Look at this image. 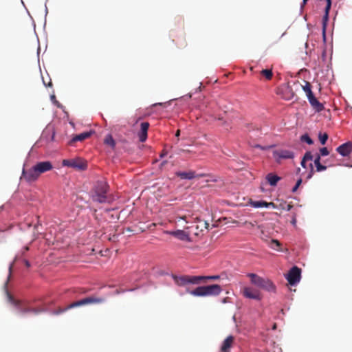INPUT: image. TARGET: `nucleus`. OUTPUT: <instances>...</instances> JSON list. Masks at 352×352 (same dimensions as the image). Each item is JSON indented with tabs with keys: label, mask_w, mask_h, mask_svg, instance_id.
<instances>
[{
	"label": "nucleus",
	"mask_w": 352,
	"mask_h": 352,
	"mask_svg": "<svg viewBox=\"0 0 352 352\" xmlns=\"http://www.w3.org/2000/svg\"><path fill=\"white\" fill-rule=\"evenodd\" d=\"M53 168L52 164L50 161H44L36 163L29 169H23L21 180H25L28 183L36 181L40 175Z\"/></svg>",
	"instance_id": "nucleus-1"
},
{
	"label": "nucleus",
	"mask_w": 352,
	"mask_h": 352,
	"mask_svg": "<svg viewBox=\"0 0 352 352\" xmlns=\"http://www.w3.org/2000/svg\"><path fill=\"white\" fill-rule=\"evenodd\" d=\"M222 291L219 285L214 284L206 286L197 287L193 290L188 292L194 296H218Z\"/></svg>",
	"instance_id": "nucleus-2"
},
{
	"label": "nucleus",
	"mask_w": 352,
	"mask_h": 352,
	"mask_svg": "<svg viewBox=\"0 0 352 352\" xmlns=\"http://www.w3.org/2000/svg\"><path fill=\"white\" fill-rule=\"evenodd\" d=\"M108 188L107 182L104 181L98 182L95 186V194L92 196L93 201L99 203L106 202Z\"/></svg>",
	"instance_id": "nucleus-3"
},
{
	"label": "nucleus",
	"mask_w": 352,
	"mask_h": 352,
	"mask_svg": "<svg viewBox=\"0 0 352 352\" xmlns=\"http://www.w3.org/2000/svg\"><path fill=\"white\" fill-rule=\"evenodd\" d=\"M248 276L250 278L251 283L258 287L269 292L274 290L275 287L270 280L263 278L255 274H250Z\"/></svg>",
	"instance_id": "nucleus-4"
},
{
	"label": "nucleus",
	"mask_w": 352,
	"mask_h": 352,
	"mask_svg": "<svg viewBox=\"0 0 352 352\" xmlns=\"http://www.w3.org/2000/svg\"><path fill=\"white\" fill-rule=\"evenodd\" d=\"M272 155L275 161L278 164H280L284 160H292L295 157L293 151L286 148H277L273 151Z\"/></svg>",
	"instance_id": "nucleus-5"
},
{
	"label": "nucleus",
	"mask_w": 352,
	"mask_h": 352,
	"mask_svg": "<svg viewBox=\"0 0 352 352\" xmlns=\"http://www.w3.org/2000/svg\"><path fill=\"white\" fill-rule=\"evenodd\" d=\"M104 301L105 298L103 297L91 296L69 304V307H76L89 304H101Z\"/></svg>",
	"instance_id": "nucleus-6"
},
{
	"label": "nucleus",
	"mask_w": 352,
	"mask_h": 352,
	"mask_svg": "<svg viewBox=\"0 0 352 352\" xmlns=\"http://www.w3.org/2000/svg\"><path fill=\"white\" fill-rule=\"evenodd\" d=\"M63 165L78 170H85L87 166V162L81 158L64 160L63 161Z\"/></svg>",
	"instance_id": "nucleus-7"
},
{
	"label": "nucleus",
	"mask_w": 352,
	"mask_h": 352,
	"mask_svg": "<svg viewBox=\"0 0 352 352\" xmlns=\"http://www.w3.org/2000/svg\"><path fill=\"white\" fill-rule=\"evenodd\" d=\"M301 270L297 266H294L289 271L286 278L291 285H294L300 280Z\"/></svg>",
	"instance_id": "nucleus-8"
},
{
	"label": "nucleus",
	"mask_w": 352,
	"mask_h": 352,
	"mask_svg": "<svg viewBox=\"0 0 352 352\" xmlns=\"http://www.w3.org/2000/svg\"><path fill=\"white\" fill-rule=\"evenodd\" d=\"M276 94L280 95L281 98L285 100L293 99L295 96L292 88L288 85H284L278 88Z\"/></svg>",
	"instance_id": "nucleus-9"
},
{
	"label": "nucleus",
	"mask_w": 352,
	"mask_h": 352,
	"mask_svg": "<svg viewBox=\"0 0 352 352\" xmlns=\"http://www.w3.org/2000/svg\"><path fill=\"white\" fill-rule=\"evenodd\" d=\"M243 295L250 299H254V300H261V294L260 292L256 289L252 288V287H244L243 289Z\"/></svg>",
	"instance_id": "nucleus-10"
},
{
	"label": "nucleus",
	"mask_w": 352,
	"mask_h": 352,
	"mask_svg": "<svg viewBox=\"0 0 352 352\" xmlns=\"http://www.w3.org/2000/svg\"><path fill=\"white\" fill-rule=\"evenodd\" d=\"M175 175L182 179H192L195 177L201 178L206 176V175L204 173L197 175L193 170H189L187 172L178 171L175 173Z\"/></svg>",
	"instance_id": "nucleus-11"
},
{
	"label": "nucleus",
	"mask_w": 352,
	"mask_h": 352,
	"mask_svg": "<svg viewBox=\"0 0 352 352\" xmlns=\"http://www.w3.org/2000/svg\"><path fill=\"white\" fill-rule=\"evenodd\" d=\"M167 233L170 235L175 236L179 240L188 242L191 241L189 233L184 230H177L175 231H168L167 232Z\"/></svg>",
	"instance_id": "nucleus-12"
},
{
	"label": "nucleus",
	"mask_w": 352,
	"mask_h": 352,
	"mask_svg": "<svg viewBox=\"0 0 352 352\" xmlns=\"http://www.w3.org/2000/svg\"><path fill=\"white\" fill-rule=\"evenodd\" d=\"M149 128L148 122H142L140 124V130L138 133V137L140 142H144L147 139V133Z\"/></svg>",
	"instance_id": "nucleus-13"
},
{
	"label": "nucleus",
	"mask_w": 352,
	"mask_h": 352,
	"mask_svg": "<svg viewBox=\"0 0 352 352\" xmlns=\"http://www.w3.org/2000/svg\"><path fill=\"white\" fill-rule=\"evenodd\" d=\"M336 151L342 156L346 157L349 155L352 151V143L351 142H347L342 144L336 148Z\"/></svg>",
	"instance_id": "nucleus-14"
},
{
	"label": "nucleus",
	"mask_w": 352,
	"mask_h": 352,
	"mask_svg": "<svg viewBox=\"0 0 352 352\" xmlns=\"http://www.w3.org/2000/svg\"><path fill=\"white\" fill-rule=\"evenodd\" d=\"M91 134V131H86L78 135H75L69 141V144L73 145L76 142H82L83 140L89 138Z\"/></svg>",
	"instance_id": "nucleus-15"
},
{
	"label": "nucleus",
	"mask_w": 352,
	"mask_h": 352,
	"mask_svg": "<svg viewBox=\"0 0 352 352\" xmlns=\"http://www.w3.org/2000/svg\"><path fill=\"white\" fill-rule=\"evenodd\" d=\"M308 100L311 106L316 111L320 112L324 109V105L318 100V99L314 96V95L309 98Z\"/></svg>",
	"instance_id": "nucleus-16"
},
{
	"label": "nucleus",
	"mask_w": 352,
	"mask_h": 352,
	"mask_svg": "<svg viewBox=\"0 0 352 352\" xmlns=\"http://www.w3.org/2000/svg\"><path fill=\"white\" fill-rule=\"evenodd\" d=\"M234 342V337L230 336L227 337L223 341L222 346L221 347V352H230V348Z\"/></svg>",
	"instance_id": "nucleus-17"
},
{
	"label": "nucleus",
	"mask_w": 352,
	"mask_h": 352,
	"mask_svg": "<svg viewBox=\"0 0 352 352\" xmlns=\"http://www.w3.org/2000/svg\"><path fill=\"white\" fill-rule=\"evenodd\" d=\"M331 0H327V6L325 8V14H324V16H323V35H324V36H325L326 23L328 21L329 13V10L331 9Z\"/></svg>",
	"instance_id": "nucleus-18"
},
{
	"label": "nucleus",
	"mask_w": 352,
	"mask_h": 352,
	"mask_svg": "<svg viewBox=\"0 0 352 352\" xmlns=\"http://www.w3.org/2000/svg\"><path fill=\"white\" fill-rule=\"evenodd\" d=\"M266 179L272 186H275L281 178L273 173H269L266 176Z\"/></svg>",
	"instance_id": "nucleus-19"
},
{
	"label": "nucleus",
	"mask_w": 352,
	"mask_h": 352,
	"mask_svg": "<svg viewBox=\"0 0 352 352\" xmlns=\"http://www.w3.org/2000/svg\"><path fill=\"white\" fill-rule=\"evenodd\" d=\"M251 206L254 208H268L270 206H274V204L272 202L267 203L265 201H251Z\"/></svg>",
	"instance_id": "nucleus-20"
},
{
	"label": "nucleus",
	"mask_w": 352,
	"mask_h": 352,
	"mask_svg": "<svg viewBox=\"0 0 352 352\" xmlns=\"http://www.w3.org/2000/svg\"><path fill=\"white\" fill-rule=\"evenodd\" d=\"M314 164L316 168L317 172L324 171L327 169V166H324L320 163V155L316 154L314 159Z\"/></svg>",
	"instance_id": "nucleus-21"
},
{
	"label": "nucleus",
	"mask_w": 352,
	"mask_h": 352,
	"mask_svg": "<svg viewBox=\"0 0 352 352\" xmlns=\"http://www.w3.org/2000/svg\"><path fill=\"white\" fill-rule=\"evenodd\" d=\"M205 282V276H188V283L198 285Z\"/></svg>",
	"instance_id": "nucleus-22"
},
{
	"label": "nucleus",
	"mask_w": 352,
	"mask_h": 352,
	"mask_svg": "<svg viewBox=\"0 0 352 352\" xmlns=\"http://www.w3.org/2000/svg\"><path fill=\"white\" fill-rule=\"evenodd\" d=\"M176 283L179 286H184L188 284V276H182L175 278Z\"/></svg>",
	"instance_id": "nucleus-23"
},
{
	"label": "nucleus",
	"mask_w": 352,
	"mask_h": 352,
	"mask_svg": "<svg viewBox=\"0 0 352 352\" xmlns=\"http://www.w3.org/2000/svg\"><path fill=\"white\" fill-rule=\"evenodd\" d=\"M104 143L108 146H109L111 148H114L116 146V142L113 140L112 135L111 134H108L104 140Z\"/></svg>",
	"instance_id": "nucleus-24"
},
{
	"label": "nucleus",
	"mask_w": 352,
	"mask_h": 352,
	"mask_svg": "<svg viewBox=\"0 0 352 352\" xmlns=\"http://www.w3.org/2000/svg\"><path fill=\"white\" fill-rule=\"evenodd\" d=\"M303 91L306 93L307 98L314 96V94L311 91V85L309 82L305 81V85L302 86Z\"/></svg>",
	"instance_id": "nucleus-25"
},
{
	"label": "nucleus",
	"mask_w": 352,
	"mask_h": 352,
	"mask_svg": "<svg viewBox=\"0 0 352 352\" xmlns=\"http://www.w3.org/2000/svg\"><path fill=\"white\" fill-rule=\"evenodd\" d=\"M196 219L197 223H201L200 232L209 229V223L206 221H203L199 218H197Z\"/></svg>",
	"instance_id": "nucleus-26"
},
{
	"label": "nucleus",
	"mask_w": 352,
	"mask_h": 352,
	"mask_svg": "<svg viewBox=\"0 0 352 352\" xmlns=\"http://www.w3.org/2000/svg\"><path fill=\"white\" fill-rule=\"evenodd\" d=\"M269 245L272 249L280 250V243L276 239H272Z\"/></svg>",
	"instance_id": "nucleus-27"
},
{
	"label": "nucleus",
	"mask_w": 352,
	"mask_h": 352,
	"mask_svg": "<svg viewBox=\"0 0 352 352\" xmlns=\"http://www.w3.org/2000/svg\"><path fill=\"white\" fill-rule=\"evenodd\" d=\"M261 75H263V76H265V78L267 79V80H270L272 79V76H273V74H272V69H263L261 72Z\"/></svg>",
	"instance_id": "nucleus-28"
},
{
	"label": "nucleus",
	"mask_w": 352,
	"mask_h": 352,
	"mask_svg": "<svg viewBox=\"0 0 352 352\" xmlns=\"http://www.w3.org/2000/svg\"><path fill=\"white\" fill-rule=\"evenodd\" d=\"M72 308L73 307H69V305L65 308L58 307V309L53 311V314L58 315Z\"/></svg>",
	"instance_id": "nucleus-29"
},
{
	"label": "nucleus",
	"mask_w": 352,
	"mask_h": 352,
	"mask_svg": "<svg viewBox=\"0 0 352 352\" xmlns=\"http://www.w3.org/2000/svg\"><path fill=\"white\" fill-rule=\"evenodd\" d=\"M300 139H301V140L302 142H305L307 143L309 145H311V144H312L314 143V142L311 140V138L307 134L302 135L301 136Z\"/></svg>",
	"instance_id": "nucleus-30"
},
{
	"label": "nucleus",
	"mask_w": 352,
	"mask_h": 352,
	"mask_svg": "<svg viewBox=\"0 0 352 352\" xmlns=\"http://www.w3.org/2000/svg\"><path fill=\"white\" fill-rule=\"evenodd\" d=\"M21 311L22 314L33 313V314H38L40 312V311L36 309H30V308L22 309Z\"/></svg>",
	"instance_id": "nucleus-31"
},
{
	"label": "nucleus",
	"mask_w": 352,
	"mask_h": 352,
	"mask_svg": "<svg viewBox=\"0 0 352 352\" xmlns=\"http://www.w3.org/2000/svg\"><path fill=\"white\" fill-rule=\"evenodd\" d=\"M319 140L322 144H325L327 140H328V135L327 133H324L323 134L320 133L319 134Z\"/></svg>",
	"instance_id": "nucleus-32"
},
{
	"label": "nucleus",
	"mask_w": 352,
	"mask_h": 352,
	"mask_svg": "<svg viewBox=\"0 0 352 352\" xmlns=\"http://www.w3.org/2000/svg\"><path fill=\"white\" fill-rule=\"evenodd\" d=\"M302 158H304V160H305L306 161H309V160H313L314 155H312V153L310 151H307L305 153V155L302 157Z\"/></svg>",
	"instance_id": "nucleus-33"
},
{
	"label": "nucleus",
	"mask_w": 352,
	"mask_h": 352,
	"mask_svg": "<svg viewBox=\"0 0 352 352\" xmlns=\"http://www.w3.org/2000/svg\"><path fill=\"white\" fill-rule=\"evenodd\" d=\"M329 154V151H328L327 148H326V147H323V148H321L320 149V153H319V155H320V157H321V156H327V155H328Z\"/></svg>",
	"instance_id": "nucleus-34"
},
{
	"label": "nucleus",
	"mask_w": 352,
	"mask_h": 352,
	"mask_svg": "<svg viewBox=\"0 0 352 352\" xmlns=\"http://www.w3.org/2000/svg\"><path fill=\"white\" fill-rule=\"evenodd\" d=\"M301 183H302V179L300 178V179H298L297 180L296 185L292 188V192H296L297 190V189L298 188V187L300 186Z\"/></svg>",
	"instance_id": "nucleus-35"
},
{
	"label": "nucleus",
	"mask_w": 352,
	"mask_h": 352,
	"mask_svg": "<svg viewBox=\"0 0 352 352\" xmlns=\"http://www.w3.org/2000/svg\"><path fill=\"white\" fill-rule=\"evenodd\" d=\"M309 167H310V171L307 175V179H310L312 177L314 173V166H313V164H309Z\"/></svg>",
	"instance_id": "nucleus-36"
},
{
	"label": "nucleus",
	"mask_w": 352,
	"mask_h": 352,
	"mask_svg": "<svg viewBox=\"0 0 352 352\" xmlns=\"http://www.w3.org/2000/svg\"><path fill=\"white\" fill-rule=\"evenodd\" d=\"M219 278V276H205V282L208 280H215Z\"/></svg>",
	"instance_id": "nucleus-37"
},
{
	"label": "nucleus",
	"mask_w": 352,
	"mask_h": 352,
	"mask_svg": "<svg viewBox=\"0 0 352 352\" xmlns=\"http://www.w3.org/2000/svg\"><path fill=\"white\" fill-rule=\"evenodd\" d=\"M200 226H201V223H198V224H197L195 226V231L194 234L197 236L199 235V232H200Z\"/></svg>",
	"instance_id": "nucleus-38"
},
{
	"label": "nucleus",
	"mask_w": 352,
	"mask_h": 352,
	"mask_svg": "<svg viewBox=\"0 0 352 352\" xmlns=\"http://www.w3.org/2000/svg\"><path fill=\"white\" fill-rule=\"evenodd\" d=\"M51 100L55 104L59 107L58 102L56 100V96L54 95L51 96Z\"/></svg>",
	"instance_id": "nucleus-39"
},
{
	"label": "nucleus",
	"mask_w": 352,
	"mask_h": 352,
	"mask_svg": "<svg viewBox=\"0 0 352 352\" xmlns=\"http://www.w3.org/2000/svg\"><path fill=\"white\" fill-rule=\"evenodd\" d=\"M306 162H307V161L305 160H304V158H302L301 160V162H300V165L304 168H307Z\"/></svg>",
	"instance_id": "nucleus-40"
},
{
	"label": "nucleus",
	"mask_w": 352,
	"mask_h": 352,
	"mask_svg": "<svg viewBox=\"0 0 352 352\" xmlns=\"http://www.w3.org/2000/svg\"><path fill=\"white\" fill-rule=\"evenodd\" d=\"M177 218L179 219H182V220H184L186 222H188V221L186 220L187 219V217L186 215H183V216H178Z\"/></svg>",
	"instance_id": "nucleus-41"
},
{
	"label": "nucleus",
	"mask_w": 352,
	"mask_h": 352,
	"mask_svg": "<svg viewBox=\"0 0 352 352\" xmlns=\"http://www.w3.org/2000/svg\"><path fill=\"white\" fill-rule=\"evenodd\" d=\"M12 267H13V263H12V264L10 265V267H9V276H8V279H10V276H11Z\"/></svg>",
	"instance_id": "nucleus-42"
},
{
	"label": "nucleus",
	"mask_w": 352,
	"mask_h": 352,
	"mask_svg": "<svg viewBox=\"0 0 352 352\" xmlns=\"http://www.w3.org/2000/svg\"><path fill=\"white\" fill-rule=\"evenodd\" d=\"M293 206L292 204H287L285 209L287 211H289L292 208Z\"/></svg>",
	"instance_id": "nucleus-43"
},
{
	"label": "nucleus",
	"mask_w": 352,
	"mask_h": 352,
	"mask_svg": "<svg viewBox=\"0 0 352 352\" xmlns=\"http://www.w3.org/2000/svg\"><path fill=\"white\" fill-rule=\"evenodd\" d=\"M24 263H25V266L27 267H30V262L28 261L25 260Z\"/></svg>",
	"instance_id": "nucleus-44"
},
{
	"label": "nucleus",
	"mask_w": 352,
	"mask_h": 352,
	"mask_svg": "<svg viewBox=\"0 0 352 352\" xmlns=\"http://www.w3.org/2000/svg\"><path fill=\"white\" fill-rule=\"evenodd\" d=\"M179 135H180V130H177V131H176L175 136H176V137H179Z\"/></svg>",
	"instance_id": "nucleus-45"
},
{
	"label": "nucleus",
	"mask_w": 352,
	"mask_h": 352,
	"mask_svg": "<svg viewBox=\"0 0 352 352\" xmlns=\"http://www.w3.org/2000/svg\"><path fill=\"white\" fill-rule=\"evenodd\" d=\"M255 147H256V148H261V149H263V150L265 149V148H264V147H263V146H260V145H258V144L256 145V146H255Z\"/></svg>",
	"instance_id": "nucleus-46"
},
{
	"label": "nucleus",
	"mask_w": 352,
	"mask_h": 352,
	"mask_svg": "<svg viewBox=\"0 0 352 352\" xmlns=\"http://www.w3.org/2000/svg\"><path fill=\"white\" fill-rule=\"evenodd\" d=\"M157 104H159V105H162V103H156V104H153V106H156V105H157Z\"/></svg>",
	"instance_id": "nucleus-47"
},
{
	"label": "nucleus",
	"mask_w": 352,
	"mask_h": 352,
	"mask_svg": "<svg viewBox=\"0 0 352 352\" xmlns=\"http://www.w3.org/2000/svg\"><path fill=\"white\" fill-rule=\"evenodd\" d=\"M54 135H55V133H53L52 136V140H54Z\"/></svg>",
	"instance_id": "nucleus-48"
},
{
	"label": "nucleus",
	"mask_w": 352,
	"mask_h": 352,
	"mask_svg": "<svg viewBox=\"0 0 352 352\" xmlns=\"http://www.w3.org/2000/svg\"><path fill=\"white\" fill-rule=\"evenodd\" d=\"M307 0H303V4H305L307 3Z\"/></svg>",
	"instance_id": "nucleus-49"
},
{
	"label": "nucleus",
	"mask_w": 352,
	"mask_h": 352,
	"mask_svg": "<svg viewBox=\"0 0 352 352\" xmlns=\"http://www.w3.org/2000/svg\"><path fill=\"white\" fill-rule=\"evenodd\" d=\"M52 82H50L49 84L47 85V86H52Z\"/></svg>",
	"instance_id": "nucleus-50"
},
{
	"label": "nucleus",
	"mask_w": 352,
	"mask_h": 352,
	"mask_svg": "<svg viewBox=\"0 0 352 352\" xmlns=\"http://www.w3.org/2000/svg\"><path fill=\"white\" fill-rule=\"evenodd\" d=\"M292 223L294 224L296 223V219H293Z\"/></svg>",
	"instance_id": "nucleus-51"
},
{
	"label": "nucleus",
	"mask_w": 352,
	"mask_h": 352,
	"mask_svg": "<svg viewBox=\"0 0 352 352\" xmlns=\"http://www.w3.org/2000/svg\"><path fill=\"white\" fill-rule=\"evenodd\" d=\"M2 208V207H0V210Z\"/></svg>",
	"instance_id": "nucleus-52"
},
{
	"label": "nucleus",
	"mask_w": 352,
	"mask_h": 352,
	"mask_svg": "<svg viewBox=\"0 0 352 352\" xmlns=\"http://www.w3.org/2000/svg\"><path fill=\"white\" fill-rule=\"evenodd\" d=\"M326 1L327 2V0H326Z\"/></svg>",
	"instance_id": "nucleus-53"
}]
</instances>
